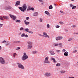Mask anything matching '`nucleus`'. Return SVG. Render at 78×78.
Listing matches in <instances>:
<instances>
[{
    "mask_svg": "<svg viewBox=\"0 0 78 78\" xmlns=\"http://www.w3.org/2000/svg\"><path fill=\"white\" fill-rule=\"evenodd\" d=\"M18 8L21 11H22L23 12H25V11H26L27 8V4H24L23 6L22 7H19Z\"/></svg>",
    "mask_w": 78,
    "mask_h": 78,
    "instance_id": "obj_1",
    "label": "nucleus"
},
{
    "mask_svg": "<svg viewBox=\"0 0 78 78\" xmlns=\"http://www.w3.org/2000/svg\"><path fill=\"white\" fill-rule=\"evenodd\" d=\"M23 54V56L22 57V59L23 61H24L26 60V59H27L28 58V56L27 55V54L25 52H24Z\"/></svg>",
    "mask_w": 78,
    "mask_h": 78,
    "instance_id": "obj_2",
    "label": "nucleus"
},
{
    "mask_svg": "<svg viewBox=\"0 0 78 78\" xmlns=\"http://www.w3.org/2000/svg\"><path fill=\"white\" fill-rule=\"evenodd\" d=\"M44 75L46 77H49L51 76V74L50 73L46 72L44 74Z\"/></svg>",
    "mask_w": 78,
    "mask_h": 78,
    "instance_id": "obj_3",
    "label": "nucleus"
},
{
    "mask_svg": "<svg viewBox=\"0 0 78 78\" xmlns=\"http://www.w3.org/2000/svg\"><path fill=\"white\" fill-rule=\"evenodd\" d=\"M0 62L2 64H5V60H4V58H0Z\"/></svg>",
    "mask_w": 78,
    "mask_h": 78,
    "instance_id": "obj_4",
    "label": "nucleus"
},
{
    "mask_svg": "<svg viewBox=\"0 0 78 78\" xmlns=\"http://www.w3.org/2000/svg\"><path fill=\"white\" fill-rule=\"evenodd\" d=\"M9 16H10V17L13 20H15L16 19H17V17H16V16H14L11 14H9Z\"/></svg>",
    "mask_w": 78,
    "mask_h": 78,
    "instance_id": "obj_5",
    "label": "nucleus"
},
{
    "mask_svg": "<svg viewBox=\"0 0 78 78\" xmlns=\"http://www.w3.org/2000/svg\"><path fill=\"white\" fill-rule=\"evenodd\" d=\"M17 64H18L19 68H20V69H24V67L21 64L17 63Z\"/></svg>",
    "mask_w": 78,
    "mask_h": 78,
    "instance_id": "obj_6",
    "label": "nucleus"
},
{
    "mask_svg": "<svg viewBox=\"0 0 78 78\" xmlns=\"http://www.w3.org/2000/svg\"><path fill=\"white\" fill-rule=\"evenodd\" d=\"M43 34L44 35V36H43V37H48V38H50V37L49 36L47 35V34L46 32H43Z\"/></svg>",
    "mask_w": 78,
    "mask_h": 78,
    "instance_id": "obj_7",
    "label": "nucleus"
},
{
    "mask_svg": "<svg viewBox=\"0 0 78 78\" xmlns=\"http://www.w3.org/2000/svg\"><path fill=\"white\" fill-rule=\"evenodd\" d=\"M12 8L10 6H5L4 7V9H5V10H8V9H11Z\"/></svg>",
    "mask_w": 78,
    "mask_h": 78,
    "instance_id": "obj_8",
    "label": "nucleus"
},
{
    "mask_svg": "<svg viewBox=\"0 0 78 78\" xmlns=\"http://www.w3.org/2000/svg\"><path fill=\"white\" fill-rule=\"evenodd\" d=\"M62 38H63L62 37H58L56 38V41H59L62 39Z\"/></svg>",
    "mask_w": 78,
    "mask_h": 78,
    "instance_id": "obj_9",
    "label": "nucleus"
},
{
    "mask_svg": "<svg viewBox=\"0 0 78 78\" xmlns=\"http://www.w3.org/2000/svg\"><path fill=\"white\" fill-rule=\"evenodd\" d=\"M20 1H17L15 4V6H17L18 5H20Z\"/></svg>",
    "mask_w": 78,
    "mask_h": 78,
    "instance_id": "obj_10",
    "label": "nucleus"
},
{
    "mask_svg": "<svg viewBox=\"0 0 78 78\" xmlns=\"http://www.w3.org/2000/svg\"><path fill=\"white\" fill-rule=\"evenodd\" d=\"M49 52L51 55H55V53L54 52V51H50Z\"/></svg>",
    "mask_w": 78,
    "mask_h": 78,
    "instance_id": "obj_11",
    "label": "nucleus"
},
{
    "mask_svg": "<svg viewBox=\"0 0 78 78\" xmlns=\"http://www.w3.org/2000/svg\"><path fill=\"white\" fill-rule=\"evenodd\" d=\"M44 13L46 14H47V16H50V13L47 11H45Z\"/></svg>",
    "mask_w": 78,
    "mask_h": 78,
    "instance_id": "obj_12",
    "label": "nucleus"
},
{
    "mask_svg": "<svg viewBox=\"0 0 78 78\" xmlns=\"http://www.w3.org/2000/svg\"><path fill=\"white\" fill-rule=\"evenodd\" d=\"M3 18H4V19H5V20H9V17L7 16H3Z\"/></svg>",
    "mask_w": 78,
    "mask_h": 78,
    "instance_id": "obj_13",
    "label": "nucleus"
},
{
    "mask_svg": "<svg viewBox=\"0 0 78 78\" xmlns=\"http://www.w3.org/2000/svg\"><path fill=\"white\" fill-rule=\"evenodd\" d=\"M44 63H47V64H49L50 62L48 61V60H45L44 61Z\"/></svg>",
    "mask_w": 78,
    "mask_h": 78,
    "instance_id": "obj_14",
    "label": "nucleus"
},
{
    "mask_svg": "<svg viewBox=\"0 0 78 78\" xmlns=\"http://www.w3.org/2000/svg\"><path fill=\"white\" fill-rule=\"evenodd\" d=\"M32 48H33V46L32 45L28 44V48L31 49Z\"/></svg>",
    "mask_w": 78,
    "mask_h": 78,
    "instance_id": "obj_15",
    "label": "nucleus"
},
{
    "mask_svg": "<svg viewBox=\"0 0 78 78\" xmlns=\"http://www.w3.org/2000/svg\"><path fill=\"white\" fill-rule=\"evenodd\" d=\"M51 60H53V62H54L55 63L57 62L55 60V59L53 58H51Z\"/></svg>",
    "mask_w": 78,
    "mask_h": 78,
    "instance_id": "obj_16",
    "label": "nucleus"
},
{
    "mask_svg": "<svg viewBox=\"0 0 78 78\" xmlns=\"http://www.w3.org/2000/svg\"><path fill=\"white\" fill-rule=\"evenodd\" d=\"M27 43L29 45H33V42L31 41H28Z\"/></svg>",
    "mask_w": 78,
    "mask_h": 78,
    "instance_id": "obj_17",
    "label": "nucleus"
},
{
    "mask_svg": "<svg viewBox=\"0 0 78 78\" xmlns=\"http://www.w3.org/2000/svg\"><path fill=\"white\" fill-rule=\"evenodd\" d=\"M24 22H25L24 23L26 25H29L30 24V22L26 21V20H24Z\"/></svg>",
    "mask_w": 78,
    "mask_h": 78,
    "instance_id": "obj_18",
    "label": "nucleus"
},
{
    "mask_svg": "<svg viewBox=\"0 0 78 78\" xmlns=\"http://www.w3.org/2000/svg\"><path fill=\"white\" fill-rule=\"evenodd\" d=\"M38 16V13L37 12H36L34 13L33 16Z\"/></svg>",
    "mask_w": 78,
    "mask_h": 78,
    "instance_id": "obj_19",
    "label": "nucleus"
},
{
    "mask_svg": "<svg viewBox=\"0 0 78 78\" xmlns=\"http://www.w3.org/2000/svg\"><path fill=\"white\" fill-rule=\"evenodd\" d=\"M64 56H68V52L66 51L64 53Z\"/></svg>",
    "mask_w": 78,
    "mask_h": 78,
    "instance_id": "obj_20",
    "label": "nucleus"
},
{
    "mask_svg": "<svg viewBox=\"0 0 78 78\" xmlns=\"http://www.w3.org/2000/svg\"><path fill=\"white\" fill-rule=\"evenodd\" d=\"M53 9V6H52V5H51L49 6V9Z\"/></svg>",
    "mask_w": 78,
    "mask_h": 78,
    "instance_id": "obj_21",
    "label": "nucleus"
},
{
    "mask_svg": "<svg viewBox=\"0 0 78 78\" xmlns=\"http://www.w3.org/2000/svg\"><path fill=\"white\" fill-rule=\"evenodd\" d=\"M25 31L26 32H27V33H29L30 30H29V29L28 28H26L25 29Z\"/></svg>",
    "mask_w": 78,
    "mask_h": 78,
    "instance_id": "obj_22",
    "label": "nucleus"
},
{
    "mask_svg": "<svg viewBox=\"0 0 78 78\" xmlns=\"http://www.w3.org/2000/svg\"><path fill=\"white\" fill-rule=\"evenodd\" d=\"M16 22H17L18 23H20L21 22V21L20 20H16L15 21Z\"/></svg>",
    "mask_w": 78,
    "mask_h": 78,
    "instance_id": "obj_23",
    "label": "nucleus"
},
{
    "mask_svg": "<svg viewBox=\"0 0 78 78\" xmlns=\"http://www.w3.org/2000/svg\"><path fill=\"white\" fill-rule=\"evenodd\" d=\"M31 10V7L30 6L28 7L27 9V11H30Z\"/></svg>",
    "mask_w": 78,
    "mask_h": 78,
    "instance_id": "obj_24",
    "label": "nucleus"
},
{
    "mask_svg": "<svg viewBox=\"0 0 78 78\" xmlns=\"http://www.w3.org/2000/svg\"><path fill=\"white\" fill-rule=\"evenodd\" d=\"M25 34L23 33L22 34L21 36V37H25Z\"/></svg>",
    "mask_w": 78,
    "mask_h": 78,
    "instance_id": "obj_25",
    "label": "nucleus"
},
{
    "mask_svg": "<svg viewBox=\"0 0 78 78\" xmlns=\"http://www.w3.org/2000/svg\"><path fill=\"white\" fill-rule=\"evenodd\" d=\"M62 43H59V44H58V45L59 46V47H62Z\"/></svg>",
    "mask_w": 78,
    "mask_h": 78,
    "instance_id": "obj_26",
    "label": "nucleus"
},
{
    "mask_svg": "<svg viewBox=\"0 0 78 78\" xmlns=\"http://www.w3.org/2000/svg\"><path fill=\"white\" fill-rule=\"evenodd\" d=\"M61 73H64L66 72V71L64 70H61L60 71Z\"/></svg>",
    "mask_w": 78,
    "mask_h": 78,
    "instance_id": "obj_27",
    "label": "nucleus"
},
{
    "mask_svg": "<svg viewBox=\"0 0 78 78\" xmlns=\"http://www.w3.org/2000/svg\"><path fill=\"white\" fill-rule=\"evenodd\" d=\"M39 21H40V22H42L43 21V19L41 18H40Z\"/></svg>",
    "mask_w": 78,
    "mask_h": 78,
    "instance_id": "obj_28",
    "label": "nucleus"
},
{
    "mask_svg": "<svg viewBox=\"0 0 78 78\" xmlns=\"http://www.w3.org/2000/svg\"><path fill=\"white\" fill-rule=\"evenodd\" d=\"M0 20H4V19H3V18L2 16L0 17Z\"/></svg>",
    "mask_w": 78,
    "mask_h": 78,
    "instance_id": "obj_29",
    "label": "nucleus"
},
{
    "mask_svg": "<svg viewBox=\"0 0 78 78\" xmlns=\"http://www.w3.org/2000/svg\"><path fill=\"white\" fill-rule=\"evenodd\" d=\"M23 29H24V28L23 27H22L20 28V31H22V30H23Z\"/></svg>",
    "mask_w": 78,
    "mask_h": 78,
    "instance_id": "obj_30",
    "label": "nucleus"
},
{
    "mask_svg": "<svg viewBox=\"0 0 78 78\" xmlns=\"http://www.w3.org/2000/svg\"><path fill=\"white\" fill-rule=\"evenodd\" d=\"M76 8V6H75V5H73V6L72 8V9H75V8Z\"/></svg>",
    "mask_w": 78,
    "mask_h": 78,
    "instance_id": "obj_31",
    "label": "nucleus"
},
{
    "mask_svg": "<svg viewBox=\"0 0 78 78\" xmlns=\"http://www.w3.org/2000/svg\"><path fill=\"white\" fill-rule=\"evenodd\" d=\"M30 11H34V8L33 7L30 8Z\"/></svg>",
    "mask_w": 78,
    "mask_h": 78,
    "instance_id": "obj_32",
    "label": "nucleus"
},
{
    "mask_svg": "<svg viewBox=\"0 0 78 78\" xmlns=\"http://www.w3.org/2000/svg\"><path fill=\"white\" fill-rule=\"evenodd\" d=\"M38 35L39 36H41V37H43V36H44V35H41V34H38Z\"/></svg>",
    "mask_w": 78,
    "mask_h": 78,
    "instance_id": "obj_33",
    "label": "nucleus"
},
{
    "mask_svg": "<svg viewBox=\"0 0 78 78\" xmlns=\"http://www.w3.org/2000/svg\"><path fill=\"white\" fill-rule=\"evenodd\" d=\"M59 45V44L56 43L54 44V46L55 47H57V46H58Z\"/></svg>",
    "mask_w": 78,
    "mask_h": 78,
    "instance_id": "obj_34",
    "label": "nucleus"
},
{
    "mask_svg": "<svg viewBox=\"0 0 78 78\" xmlns=\"http://www.w3.org/2000/svg\"><path fill=\"white\" fill-rule=\"evenodd\" d=\"M32 53L33 54H36V53H37V51H33L32 52Z\"/></svg>",
    "mask_w": 78,
    "mask_h": 78,
    "instance_id": "obj_35",
    "label": "nucleus"
},
{
    "mask_svg": "<svg viewBox=\"0 0 78 78\" xmlns=\"http://www.w3.org/2000/svg\"><path fill=\"white\" fill-rule=\"evenodd\" d=\"M59 23L61 25H64V23H63V22L62 21H60L59 22Z\"/></svg>",
    "mask_w": 78,
    "mask_h": 78,
    "instance_id": "obj_36",
    "label": "nucleus"
},
{
    "mask_svg": "<svg viewBox=\"0 0 78 78\" xmlns=\"http://www.w3.org/2000/svg\"><path fill=\"white\" fill-rule=\"evenodd\" d=\"M47 27L48 28H50V25L49 24H47Z\"/></svg>",
    "mask_w": 78,
    "mask_h": 78,
    "instance_id": "obj_37",
    "label": "nucleus"
},
{
    "mask_svg": "<svg viewBox=\"0 0 78 78\" xmlns=\"http://www.w3.org/2000/svg\"><path fill=\"white\" fill-rule=\"evenodd\" d=\"M48 59H49V57H46L45 60H48Z\"/></svg>",
    "mask_w": 78,
    "mask_h": 78,
    "instance_id": "obj_38",
    "label": "nucleus"
},
{
    "mask_svg": "<svg viewBox=\"0 0 78 78\" xmlns=\"http://www.w3.org/2000/svg\"><path fill=\"white\" fill-rule=\"evenodd\" d=\"M29 33H30V34H33V32L31 31H29Z\"/></svg>",
    "mask_w": 78,
    "mask_h": 78,
    "instance_id": "obj_39",
    "label": "nucleus"
},
{
    "mask_svg": "<svg viewBox=\"0 0 78 78\" xmlns=\"http://www.w3.org/2000/svg\"><path fill=\"white\" fill-rule=\"evenodd\" d=\"M55 27L57 28H59L60 27V26L59 25H57L55 26Z\"/></svg>",
    "mask_w": 78,
    "mask_h": 78,
    "instance_id": "obj_40",
    "label": "nucleus"
},
{
    "mask_svg": "<svg viewBox=\"0 0 78 78\" xmlns=\"http://www.w3.org/2000/svg\"><path fill=\"white\" fill-rule=\"evenodd\" d=\"M3 26V24H2L0 23V28H2V27Z\"/></svg>",
    "mask_w": 78,
    "mask_h": 78,
    "instance_id": "obj_41",
    "label": "nucleus"
},
{
    "mask_svg": "<svg viewBox=\"0 0 78 78\" xmlns=\"http://www.w3.org/2000/svg\"><path fill=\"white\" fill-rule=\"evenodd\" d=\"M16 55H17V54H16V53L13 54V57H14V58H15V56H16Z\"/></svg>",
    "mask_w": 78,
    "mask_h": 78,
    "instance_id": "obj_42",
    "label": "nucleus"
},
{
    "mask_svg": "<svg viewBox=\"0 0 78 78\" xmlns=\"http://www.w3.org/2000/svg\"><path fill=\"white\" fill-rule=\"evenodd\" d=\"M56 66H60V64L59 63H58L57 64H56Z\"/></svg>",
    "mask_w": 78,
    "mask_h": 78,
    "instance_id": "obj_43",
    "label": "nucleus"
},
{
    "mask_svg": "<svg viewBox=\"0 0 78 78\" xmlns=\"http://www.w3.org/2000/svg\"><path fill=\"white\" fill-rule=\"evenodd\" d=\"M26 20H29V19H30V17H27L26 18Z\"/></svg>",
    "mask_w": 78,
    "mask_h": 78,
    "instance_id": "obj_44",
    "label": "nucleus"
},
{
    "mask_svg": "<svg viewBox=\"0 0 78 78\" xmlns=\"http://www.w3.org/2000/svg\"><path fill=\"white\" fill-rule=\"evenodd\" d=\"M72 38L69 39L68 40V41H69V42H70V41H72Z\"/></svg>",
    "mask_w": 78,
    "mask_h": 78,
    "instance_id": "obj_45",
    "label": "nucleus"
},
{
    "mask_svg": "<svg viewBox=\"0 0 78 78\" xmlns=\"http://www.w3.org/2000/svg\"><path fill=\"white\" fill-rule=\"evenodd\" d=\"M24 37H28V35L27 34L25 35V36Z\"/></svg>",
    "mask_w": 78,
    "mask_h": 78,
    "instance_id": "obj_46",
    "label": "nucleus"
},
{
    "mask_svg": "<svg viewBox=\"0 0 78 78\" xmlns=\"http://www.w3.org/2000/svg\"><path fill=\"white\" fill-rule=\"evenodd\" d=\"M77 51H76V50H75L74 51H73V53H76V52Z\"/></svg>",
    "mask_w": 78,
    "mask_h": 78,
    "instance_id": "obj_47",
    "label": "nucleus"
},
{
    "mask_svg": "<svg viewBox=\"0 0 78 78\" xmlns=\"http://www.w3.org/2000/svg\"><path fill=\"white\" fill-rule=\"evenodd\" d=\"M70 7H73V4H70Z\"/></svg>",
    "mask_w": 78,
    "mask_h": 78,
    "instance_id": "obj_48",
    "label": "nucleus"
},
{
    "mask_svg": "<svg viewBox=\"0 0 78 78\" xmlns=\"http://www.w3.org/2000/svg\"><path fill=\"white\" fill-rule=\"evenodd\" d=\"M8 43L6 44V45H9L10 44L9 43H8V42H7Z\"/></svg>",
    "mask_w": 78,
    "mask_h": 78,
    "instance_id": "obj_49",
    "label": "nucleus"
},
{
    "mask_svg": "<svg viewBox=\"0 0 78 78\" xmlns=\"http://www.w3.org/2000/svg\"><path fill=\"white\" fill-rule=\"evenodd\" d=\"M6 41L5 40H4L3 41H2V43H5V42H6Z\"/></svg>",
    "mask_w": 78,
    "mask_h": 78,
    "instance_id": "obj_50",
    "label": "nucleus"
},
{
    "mask_svg": "<svg viewBox=\"0 0 78 78\" xmlns=\"http://www.w3.org/2000/svg\"><path fill=\"white\" fill-rule=\"evenodd\" d=\"M22 34V33L21 32H20L18 34V36H20V35H21Z\"/></svg>",
    "mask_w": 78,
    "mask_h": 78,
    "instance_id": "obj_51",
    "label": "nucleus"
},
{
    "mask_svg": "<svg viewBox=\"0 0 78 78\" xmlns=\"http://www.w3.org/2000/svg\"><path fill=\"white\" fill-rule=\"evenodd\" d=\"M72 27H73V28H75V27H76V26L75 25H73L72 26Z\"/></svg>",
    "mask_w": 78,
    "mask_h": 78,
    "instance_id": "obj_52",
    "label": "nucleus"
},
{
    "mask_svg": "<svg viewBox=\"0 0 78 78\" xmlns=\"http://www.w3.org/2000/svg\"><path fill=\"white\" fill-rule=\"evenodd\" d=\"M38 1H39L40 2H43V1L42 0H38Z\"/></svg>",
    "mask_w": 78,
    "mask_h": 78,
    "instance_id": "obj_53",
    "label": "nucleus"
},
{
    "mask_svg": "<svg viewBox=\"0 0 78 78\" xmlns=\"http://www.w3.org/2000/svg\"><path fill=\"white\" fill-rule=\"evenodd\" d=\"M65 31L66 32H67V31H68V30L67 29H65Z\"/></svg>",
    "mask_w": 78,
    "mask_h": 78,
    "instance_id": "obj_54",
    "label": "nucleus"
},
{
    "mask_svg": "<svg viewBox=\"0 0 78 78\" xmlns=\"http://www.w3.org/2000/svg\"><path fill=\"white\" fill-rule=\"evenodd\" d=\"M56 51H57V52H58V53H59V52H60V51H61L60 50H57Z\"/></svg>",
    "mask_w": 78,
    "mask_h": 78,
    "instance_id": "obj_55",
    "label": "nucleus"
},
{
    "mask_svg": "<svg viewBox=\"0 0 78 78\" xmlns=\"http://www.w3.org/2000/svg\"><path fill=\"white\" fill-rule=\"evenodd\" d=\"M60 12H61V13H64V12L60 10Z\"/></svg>",
    "mask_w": 78,
    "mask_h": 78,
    "instance_id": "obj_56",
    "label": "nucleus"
},
{
    "mask_svg": "<svg viewBox=\"0 0 78 78\" xmlns=\"http://www.w3.org/2000/svg\"><path fill=\"white\" fill-rule=\"evenodd\" d=\"M66 50L65 49H63V50H62V51L63 52H65V51H66Z\"/></svg>",
    "mask_w": 78,
    "mask_h": 78,
    "instance_id": "obj_57",
    "label": "nucleus"
},
{
    "mask_svg": "<svg viewBox=\"0 0 78 78\" xmlns=\"http://www.w3.org/2000/svg\"><path fill=\"white\" fill-rule=\"evenodd\" d=\"M18 49H20V47H19L17 48Z\"/></svg>",
    "mask_w": 78,
    "mask_h": 78,
    "instance_id": "obj_58",
    "label": "nucleus"
},
{
    "mask_svg": "<svg viewBox=\"0 0 78 78\" xmlns=\"http://www.w3.org/2000/svg\"><path fill=\"white\" fill-rule=\"evenodd\" d=\"M20 41H17V43H20Z\"/></svg>",
    "mask_w": 78,
    "mask_h": 78,
    "instance_id": "obj_59",
    "label": "nucleus"
},
{
    "mask_svg": "<svg viewBox=\"0 0 78 78\" xmlns=\"http://www.w3.org/2000/svg\"><path fill=\"white\" fill-rule=\"evenodd\" d=\"M13 43H17V41H14L13 42Z\"/></svg>",
    "mask_w": 78,
    "mask_h": 78,
    "instance_id": "obj_60",
    "label": "nucleus"
},
{
    "mask_svg": "<svg viewBox=\"0 0 78 78\" xmlns=\"http://www.w3.org/2000/svg\"><path fill=\"white\" fill-rule=\"evenodd\" d=\"M0 49H2V46H0Z\"/></svg>",
    "mask_w": 78,
    "mask_h": 78,
    "instance_id": "obj_61",
    "label": "nucleus"
},
{
    "mask_svg": "<svg viewBox=\"0 0 78 78\" xmlns=\"http://www.w3.org/2000/svg\"><path fill=\"white\" fill-rule=\"evenodd\" d=\"M76 34H78V33H76Z\"/></svg>",
    "mask_w": 78,
    "mask_h": 78,
    "instance_id": "obj_62",
    "label": "nucleus"
},
{
    "mask_svg": "<svg viewBox=\"0 0 78 78\" xmlns=\"http://www.w3.org/2000/svg\"><path fill=\"white\" fill-rule=\"evenodd\" d=\"M41 5H44V3H41Z\"/></svg>",
    "mask_w": 78,
    "mask_h": 78,
    "instance_id": "obj_63",
    "label": "nucleus"
},
{
    "mask_svg": "<svg viewBox=\"0 0 78 78\" xmlns=\"http://www.w3.org/2000/svg\"><path fill=\"white\" fill-rule=\"evenodd\" d=\"M54 5H55V6H56V4H54Z\"/></svg>",
    "mask_w": 78,
    "mask_h": 78,
    "instance_id": "obj_64",
    "label": "nucleus"
}]
</instances>
